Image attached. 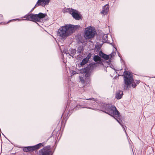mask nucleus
Listing matches in <instances>:
<instances>
[{
	"instance_id": "obj_9",
	"label": "nucleus",
	"mask_w": 155,
	"mask_h": 155,
	"mask_svg": "<svg viewBox=\"0 0 155 155\" xmlns=\"http://www.w3.org/2000/svg\"><path fill=\"white\" fill-rule=\"evenodd\" d=\"M50 0H38L36 4L34 7L31 10H33L34 8L39 6H41L44 7L46 5L49 4Z\"/></svg>"
},
{
	"instance_id": "obj_30",
	"label": "nucleus",
	"mask_w": 155,
	"mask_h": 155,
	"mask_svg": "<svg viewBox=\"0 0 155 155\" xmlns=\"http://www.w3.org/2000/svg\"><path fill=\"white\" fill-rule=\"evenodd\" d=\"M10 21H8V22L7 23H8Z\"/></svg>"
},
{
	"instance_id": "obj_22",
	"label": "nucleus",
	"mask_w": 155,
	"mask_h": 155,
	"mask_svg": "<svg viewBox=\"0 0 155 155\" xmlns=\"http://www.w3.org/2000/svg\"><path fill=\"white\" fill-rule=\"evenodd\" d=\"M91 56V54L89 53L87 54V56L85 58L88 61L89 59L90 58Z\"/></svg>"
},
{
	"instance_id": "obj_11",
	"label": "nucleus",
	"mask_w": 155,
	"mask_h": 155,
	"mask_svg": "<svg viewBox=\"0 0 155 155\" xmlns=\"http://www.w3.org/2000/svg\"><path fill=\"white\" fill-rule=\"evenodd\" d=\"M21 18H26L25 19H15L13 20H10V21H12L14 20H18V21H20L21 20H29L30 21H32V14H30L29 15H27L23 17H22Z\"/></svg>"
},
{
	"instance_id": "obj_14",
	"label": "nucleus",
	"mask_w": 155,
	"mask_h": 155,
	"mask_svg": "<svg viewBox=\"0 0 155 155\" xmlns=\"http://www.w3.org/2000/svg\"><path fill=\"white\" fill-rule=\"evenodd\" d=\"M123 95V92L122 91H120L116 94L115 97L116 98L118 99H120Z\"/></svg>"
},
{
	"instance_id": "obj_17",
	"label": "nucleus",
	"mask_w": 155,
	"mask_h": 155,
	"mask_svg": "<svg viewBox=\"0 0 155 155\" xmlns=\"http://www.w3.org/2000/svg\"><path fill=\"white\" fill-rule=\"evenodd\" d=\"M83 48L82 46H79L77 50V52L78 54H80L83 51Z\"/></svg>"
},
{
	"instance_id": "obj_27",
	"label": "nucleus",
	"mask_w": 155,
	"mask_h": 155,
	"mask_svg": "<svg viewBox=\"0 0 155 155\" xmlns=\"http://www.w3.org/2000/svg\"><path fill=\"white\" fill-rule=\"evenodd\" d=\"M5 23V22H2L1 23H0V24H4Z\"/></svg>"
},
{
	"instance_id": "obj_7",
	"label": "nucleus",
	"mask_w": 155,
	"mask_h": 155,
	"mask_svg": "<svg viewBox=\"0 0 155 155\" xmlns=\"http://www.w3.org/2000/svg\"><path fill=\"white\" fill-rule=\"evenodd\" d=\"M43 146V143H40L34 146L25 147L24 148L23 150L25 152H26L31 151L35 149H38Z\"/></svg>"
},
{
	"instance_id": "obj_24",
	"label": "nucleus",
	"mask_w": 155,
	"mask_h": 155,
	"mask_svg": "<svg viewBox=\"0 0 155 155\" xmlns=\"http://www.w3.org/2000/svg\"><path fill=\"white\" fill-rule=\"evenodd\" d=\"M67 52H68L67 51H64V54H66L68 56H72L71 55V54L70 53H68Z\"/></svg>"
},
{
	"instance_id": "obj_29",
	"label": "nucleus",
	"mask_w": 155,
	"mask_h": 155,
	"mask_svg": "<svg viewBox=\"0 0 155 155\" xmlns=\"http://www.w3.org/2000/svg\"><path fill=\"white\" fill-rule=\"evenodd\" d=\"M0 17H1V18H2V16L1 15H0Z\"/></svg>"
},
{
	"instance_id": "obj_18",
	"label": "nucleus",
	"mask_w": 155,
	"mask_h": 155,
	"mask_svg": "<svg viewBox=\"0 0 155 155\" xmlns=\"http://www.w3.org/2000/svg\"><path fill=\"white\" fill-rule=\"evenodd\" d=\"M94 60L96 62L97 61H101V58L98 55H95L94 57Z\"/></svg>"
},
{
	"instance_id": "obj_2",
	"label": "nucleus",
	"mask_w": 155,
	"mask_h": 155,
	"mask_svg": "<svg viewBox=\"0 0 155 155\" xmlns=\"http://www.w3.org/2000/svg\"><path fill=\"white\" fill-rule=\"evenodd\" d=\"M96 32L94 28L89 26L85 28L84 32V37L86 40L91 39L94 36Z\"/></svg>"
},
{
	"instance_id": "obj_20",
	"label": "nucleus",
	"mask_w": 155,
	"mask_h": 155,
	"mask_svg": "<svg viewBox=\"0 0 155 155\" xmlns=\"http://www.w3.org/2000/svg\"><path fill=\"white\" fill-rule=\"evenodd\" d=\"M88 61L85 58H84L81 63V65H84L87 63Z\"/></svg>"
},
{
	"instance_id": "obj_21",
	"label": "nucleus",
	"mask_w": 155,
	"mask_h": 155,
	"mask_svg": "<svg viewBox=\"0 0 155 155\" xmlns=\"http://www.w3.org/2000/svg\"><path fill=\"white\" fill-rule=\"evenodd\" d=\"M70 51L71 54L74 55L75 54L76 51L75 49H71Z\"/></svg>"
},
{
	"instance_id": "obj_10",
	"label": "nucleus",
	"mask_w": 155,
	"mask_h": 155,
	"mask_svg": "<svg viewBox=\"0 0 155 155\" xmlns=\"http://www.w3.org/2000/svg\"><path fill=\"white\" fill-rule=\"evenodd\" d=\"M50 149V147L49 146L44 147L39 151L41 152L40 155H51Z\"/></svg>"
},
{
	"instance_id": "obj_31",
	"label": "nucleus",
	"mask_w": 155,
	"mask_h": 155,
	"mask_svg": "<svg viewBox=\"0 0 155 155\" xmlns=\"http://www.w3.org/2000/svg\"><path fill=\"white\" fill-rule=\"evenodd\" d=\"M154 78H155V77H154Z\"/></svg>"
},
{
	"instance_id": "obj_5",
	"label": "nucleus",
	"mask_w": 155,
	"mask_h": 155,
	"mask_svg": "<svg viewBox=\"0 0 155 155\" xmlns=\"http://www.w3.org/2000/svg\"><path fill=\"white\" fill-rule=\"evenodd\" d=\"M46 14L40 13L38 14H32V21H41V19L46 16Z\"/></svg>"
},
{
	"instance_id": "obj_28",
	"label": "nucleus",
	"mask_w": 155,
	"mask_h": 155,
	"mask_svg": "<svg viewBox=\"0 0 155 155\" xmlns=\"http://www.w3.org/2000/svg\"><path fill=\"white\" fill-rule=\"evenodd\" d=\"M84 72L85 73L86 71V70L85 69H84Z\"/></svg>"
},
{
	"instance_id": "obj_25",
	"label": "nucleus",
	"mask_w": 155,
	"mask_h": 155,
	"mask_svg": "<svg viewBox=\"0 0 155 155\" xmlns=\"http://www.w3.org/2000/svg\"><path fill=\"white\" fill-rule=\"evenodd\" d=\"M118 56L120 58H121V55H120V54L119 53H118Z\"/></svg>"
},
{
	"instance_id": "obj_8",
	"label": "nucleus",
	"mask_w": 155,
	"mask_h": 155,
	"mask_svg": "<svg viewBox=\"0 0 155 155\" xmlns=\"http://www.w3.org/2000/svg\"><path fill=\"white\" fill-rule=\"evenodd\" d=\"M66 28L65 25L64 26L61 27L58 30V35L61 37L64 38L67 36H68L67 33Z\"/></svg>"
},
{
	"instance_id": "obj_3",
	"label": "nucleus",
	"mask_w": 155,
	"mask_h": 155,
	"mask_svg": "<svg viewBox=\"0 0 155 155\" xmlns=\"http://www.w3.org/2000/svg\"><path fill=\"white\" fill-rule=\"evenodd\" d=\"M124 88L127 89L128 87H130L133 81V78L132 75L130 72L127 71H124Z\"/></svg>"
},
{
	"instance_id": "obj_19",
	"label": "nucleus",
	"mask_w": 155,
	"mask_h": 155,
	"mask_svg": "<svg viewBox=\"0 0 155 155\" xmlns=\"http://www.w3.org/2000/svg\"><path fill=\"white\" fill-rule=\"evenodd\" d=\"M107 35L104 34L102 37L103 42H106L107 40Z\"/></svg>"
},
{
	"instance_id": "obj_15",
	"label": "nucleus",
	"mask_w": 155,
	"mask_h": 155,
	"mask_svg": "<svg viewBox=\"0 0 155 155\" xmlns=\"http://www.w3.org/2000/svg\"><path fill=\"white\" fill-rule=\"evenodd\" d=\"M139 82L140 81L139 80H134L133 79L131 84L133 87L135 88L136 87L137 85L138 84Z\"/></svg>"
},
{
	"instance_id": "obj_6",
	"label": "nucleus",
	"mask_w": 155,
	"mask_h": 155,
	"mask_svg": "<svg viewBox=\"0 0 155 155\" xmlns=\"http://www.w3.org/2000/svg\"><path fill=\"white\" fill-rule=\"evenodd\" d=\"M68 11L75 19L79 20L81 19V17L80 14L77 10L72 8H69L68 9Z\"/></svg>"
},
{
	"instance_id": "obj_26",
	"label": "nucleus",
	"mask_w": 155,
	"mask_h": 155,
	"mask_svg": "<svg viewBox=\"0 0 155 155\" xmlns=\"http://www.w3.org/2000/svg\"><path fill=\"white\" fill-rule=\"evenodd\" d=\"M86 108H89V109H93V110H94V109H93L90 107H87Z\"/></svg>"
},
{
	"instance_id": "obj_1",
	"label": "nucleus",
	"mask_w": 155,
	"mask_h": 155,
	"mask_svg": "<svg viewBox=\"0 0 155 155\" xmlns=\"http://www.w3.org/2000/svg\"><path fill=\"white\" fill-rule=\"evenodd\" d=\"M103 109H104V112L107 113L111 116L113 117L116 120L118 123L121 126L126 133L124 126L122 124V121L120 120V115L116 107L110 104H104L102 107Z\"/></svg>"
},
{
	"instance_id": "obj_13",
	"label": "nucleus",
	"mask_w": 155,
	"mask_h": 155,
	"mask_svg": "<svg viewBox=\"0 0 155 155\" xmlns=\"http://www.w3.org/2000/svg\"><path fill=\"white\" fill-rule=\"evenodd\" d=\"M102 55H101L102 57L106 60H108L110 58H112L113 53H112L109 55H107L103 53H102Z\"/></svg>"
},
{
	"instance_id": "obj_4",
	"label": "nucleus",
	"mask_w": 155,
	"mask_h": 155,
	"mask_svg": "<svg viewBox=\"0 0 155 155\" xmlns=\"http://www.w3.org/2000/svg\"><path fill=\"white\" fill-rule=\"evenodd\" d=\"M66 28L68 35H70L80 27L79 25H74L71 24H67L65 25Z\"/></svg>"
},
{
	"instance_id": "obj_12",
	"label": "nucleus",
	"mask_w": 155,
	"mask_h": 155,
	"mask_svg": "<svg viewBox=\"0 0 155 155\" xmlns=\"http://www.w3.org/2000/svg\"><path fill=\"white\" fill-rule=\"evenodd\" d=\"M108 11L109 5L108 4H106L103 7L102 10L101 12V13L102 15H107L108 13Z\"/></svg>"
},
{
	"instance_id": "obj_16",
	"label": "nucleus",
	"mask_w": 155,
	"mask_h": 155,
	"mask_svg": "<svg viewBox=\"0 0 155 155\" xmlns=\"http://www.w3.org/2000/svg\"><path fill=\"white\" fill-rule=\"evenodd\" d=\"M86 100H90L91 101H89L87 103L89 104L90 105H93V104L95 103V102L96 101V99H94L93 98H90L89 99H86Z\"/></svg>"
},
{
	"instance_id": "obj_23",
	"label": "nucleus",
	"mask_w": 155,
	"mask_h": 155,
	"mask_svg": "<svg viewBox=\"0 0 155 155\" xmlns=\"http://www.w3.org/2000/svg\"><path fill=\"white\" fill-rule=\"evenodd\" d=\"M80 78V80L81 82L82 83H84V80L83 78H82L81 76L79 77Z\"/></svg>"
}]
</instances>
